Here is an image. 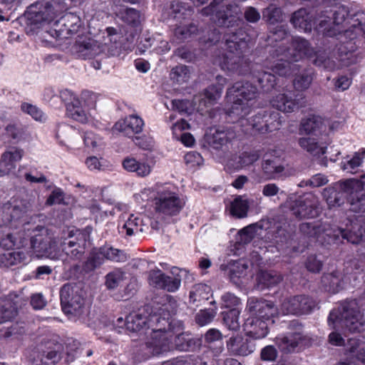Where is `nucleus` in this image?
Segmentation results:
<instances>
[{"label":"nucleus","mask_w":365,"mask_h":365,"mask_svg":"<svg viewBox=\"0 0 365 365\" xmlns=\"http://www.w3.org/2000/svg\"><path fill=\"white\" fill-rule=\"evenodd\" d=\"M178 302L171 296L166 297V302L157 309V312L148 317L140 313H131L125 319V327L132 332L143 330L148 324H156L152 329L150 339L146 342V347L153 355L168 351L174 348L184 351L187 345L178 343L181 340L183 324L182 321L174 316L178 312Z\"/></svg>","instance_id":"f257e3e1"},{"label":"nucleus","mask_w":365,"mask_h":365,"mask_svg":"<svg viewBox=\"0 0 365 365\" xmlns=\"http://www.w3.org/2000/svg\"><path fill=\"white\" fill-rule=\"evenodd\" d=\"M349 15V9L345 6L336 7L331 16H321L317 29L327 36H336L343 43L349 44L347 48L351 51L356 48V41L365 36V13L357 11L350 19V27L343 30L344 24Z\"/></svg>","instance_id":"f03ea898"},{"label":"nucleus","mask_w":365,"mask_h":365,"mask_svg":"<svg viewBox=\"0 0 365 365\" xmlns=\"http://www.w3.org/2000/svg\"><path fill=\"white\" fill-rule=\"evenodd\" d=\"M327 225V230L320 231L318 242L322 245H331L346 240L352 244L365 242V215H359L351 220V228L348 231L329 222H322Z\"/></svg>","instance_id":"7ed1b4c3"},{"label":"nucleus","mask_w":365,"mask_h":365,"mask_svg":"<svg viewBox=\"0 0 365 365\" xmlns=\"http://www.w3.org/2000/svg\"><path fill=\"white\" fill-rule=\"evenodd\" d=\"M364 312L359 301L345 300L330 312L328 320L334 328L346 329L351 332L360 331L365 325Z\"/></svg>","instance_id":"20e7f679"},{"label":"nucleus","mask_w":365,"mask_h":365,"mask_svg":"<svg viewBox=\"0 0 365 365\" xmlns=\"http://www.w3.org/2000/svg\"><path fill=\"white\" fill-rule=\"evenodd\" d=\"M201 14L206 16H215L217 24L227 29L239 27L242 24L239 6L229 0H212L207 6L201 9Z\"/></svg>","instance_id":"39448f33"},{"label":"nucleus","mask_w":365,"mask_h":365,"mask_svg":"<svg viewBox=\"0 0 365 365\" xmlns=\"http://www.w3.org/2000/svg\"><path fill=\"white\" fill-rule=\"evenodd\" d=\"M30 252L36 257L57 258L58 242L48 228L37 225L29 233Z\"/></svg>","instance_id":"423d86ee"},{"label":"nucleus","mask_w":365,"mask_h":365,"mask_svg":"<svg viewBox=\"0 0 365 365\" xmlns=\"http://www.w3.org/2000/svg\"><path fill=\"white\" fill-rule=\"evenodd\" d=\"M319 200L313 193H306L296 197L290 195L284 205L292 214L298 219L313 218L320 212Z\"/></svg>","instance_id":"0eeeda50"},{"label":"nucleus","mask_w":365,"mask_h":365,"mask_svg":"<svg viewBox=\"0 0 365 365\" xmlns=\"http://www.w3.org/2000/svg\"><path fill=\"white\" fill-rule=\"evenodd\" d=\"M289 44V47L284 43L277 46L273 49L274 56L289 57L292 61L297 62L304 58H310L314 53L309 42L302 37H292Z\"/></svg>","instance_id":"6e6552de"},{"label":"nucleus","mask_w":365,"mask_h":365,"mask_svg":"<svg viewBox=\"0 0 365 365\" xmlns=\"http://www.w3.org/2000/svg\"><path fill=\"white\" fill-rule=\"evenodd\" d=\"M154 201L155 212L163 218L178 215L185 204L177 192L169 190L159 191Z\"/></svg>","instance_id":"1a4fd4ad"},{"label":"nucleus","mask_w":365,"mask_h":365,"mask_svg":"<svg viewBox=\"0 0 365 365\" xmlns=\"http://www.w3.org/2000/svg\"><path fill=\"white\" fill-rule=\"evenodd\" d=\"M61 304L63 312L71 316H80L84 309L82 291L76 285L64 284L60 291Z\"/></svg>","instance_id":"9d476101"},{"label":"nucleus","mask_w":365,"mask_h":365,"mask_svg":"<svg viewBox=\"0 0 365 365\" xmlns=\"http://www.w3.org/2000/svg\"><path fill=\"white\" fill-rule=\"evenodd\" d=\"M61 344L48 341L38 345L31 354L34 365H56L61 359Z\"/></svg>","instance_id":"9b49d317"},{"label":"nucleus","mask_w":365,"mask_h":365,"mask_svg":"<svg viewBox=\"0 0 365 365\" xmlns=\"http://www.w3.org/2000/svg\"><path fill=\"white\" fill-rule=\"evenodd\" d=\"M360 183L361 187L365 185V175L361 179H349L341 182L338 187H327L323 191V196L329 208L341 206L344 202L345 192H350L355 185Z\"/></svg>","instance_id":"f8f14e48"},{"label":"nucleus","mask_w":365,"mask_h":365,"mask_svg":"<svg viewBox=\"0 0 365 365\" xmlns=\"http://www.w3.org/2000/svg\"><path fill=\"white\" fill-rule=\"evenodd\" d=\"M317 302L309 296L299 294L286 297L282 302L280 309L284 314L303 315L311 313Z\"/></svg>","instance_id":"ddd939ff"},{"label":"nucleus","mask_w":365,"mask_h":365,"mask_svg":"<svg viewBox=\"0 0 365 365\" xmlns=\"http://www.w3.org/2000/svg\"><path fill=\"white\" fill-rule=\"evenodd\" d=\"M57 16V11L49 1H41L31 4L26 13L27 24L39 26L44 22L52 21Z\"/></svg>","instance_id":"4468645a"},{"label":"nucleus","mask_w":365,"mask_h":365,"mask_svg":"<svg viewBox=\"0 0 365 365\" xmlns=\"http://www.w3.org/2000/svg\"><path fill=\"white\" fill-rule=\"evenodd\" d=\"M234 49L226 48L223 55L220 66L223 70L237 73L240 75H245L249 72V63L245 58L243 53Z\"/></svg>","instance_id":"2eb2a0df"},{"label":"nucleus","mask_w":365,"mask_h":365,"mask_svg":"<svg viewBox=\"0 0 365 365\" xmlns=\"http://www.w3.org/2000/svg\"><path fill=\"white\" fill-rule=\"evenodd\" d=\"M71 232L67 237H65L60 242L62 251L71 259H80L86 250L85 235L78 232L76 235H72Z\"/></svg>","instance_id":"dca6fc26"},{"label":"nucleus","mask_w":365,"mask_h":365,"mask_svg":"<svg viewBox=\"0 0 365 365\" xmlns=\"http://www.w3.org/2000/svg\"><path fill=\"white\" fill-rule=\"evenodd\" d=\"M247 309L251 315L264 319L267 322H269L277 313V309L272 302L257 298L249 299Z\"/></svg>","instance_id":"f3484780"},{"label":"nucleus","mask_w":365,"mask_h":365,"mask_svg":"<svg viewBox=\"0 0 365 365\" xmlns=\"http://www.w3.org/2000/svg\"><path fill=\"white\" fill-rule=\"evenodd\" d=\"M226 347L231 356H247L255 351L256 345L247 337L237 334L231 336L226 341Z\"/></svg>","instance_id":"a211bd4d"},{"label":"nucleus","mask_w":365,"mask_h":365,"mask_svg":"<svg viewBox=\"0 0 365 365\" xmlns=\"http://www.w3.org/2000/svg\"><path fill=\"white\" fill-rule=\"evenodd\" d=\"M302 95L297 96L295 98L287 93H278L271 100L273 108L284 113H291L304 106V101Z\"/></svg>","instance_id":"6ab92c4d"},{"label":"nucleus","mask_w":365,"mask_h":365,"mask_svg":"<svg viewBox=\"0 0 365 365\" xmlns=\"http://www.w3.org/2000/svg\"><path fill=\"white\" fill-rule=\"evenodd\" d=\"M105 41H106V38H105ZM107 46H108L107 41H105L103 44H101L93 38H85L82 41H76L73 49L79 58L87 59L99 55L105 51Z\"/></svg>","instance_id":"aec40b11"},{"label":"nucleus","mask_w":365,"mask_h":365,"mask_svg":"<svg viewBox=\"0 0 365 365\" xmlns=\"http://www.w3.org/2000/svg\"><path fill=\"white\" fill-rule=\"evenodd\" d=\"M227 96L232 98H240L244 102L251 106L258 94L257 88L249 82H236L227 89Z\"/></svg>","instance_id":"412c9836"},{"label":"nucleus","mask_w":365,"mask_h":365,"mask_svg":"<svg viewBox=\"0 0 365 365\" xmlns=\"http://www.w3.org/2000/svg\"><path fill=\"white\" fill-rule=\"evenodd\" d=\"M244 330L249 337L254 339H263L269 332L268 322L250 314L244 324Z\"/></svg>","instance_id":"4be33fe9"},{"label":"nucleus","mask_w":365,"mask_h":365,"mask_svg":"<svg viewBox=\"0 0 365 365\" xmlns=\"http://www.w3.org/2000/svg\"><path fill=\"white\" fill-rule=\"evenodd\" d=\"M235 31L227 32L225 34L226 48L234 49L238 52H246L248 48L247 35L241 28H233Z\"/></svg>","instance_id":"5701e85b"},{"label":"nucleus","mask_w":365,"mask_h":365,"mask_svg":"<svg viewBox=\"0 0 365 365\" xmlns=\"http://www.w3.org/2000/svg\"><path fill=\"white\" fill-rule=\"evenodd\" d=\"M234 137L230 130L211 128L205 135V140L208 145L214 149L220 150L227 146Z\"/></svg>","instance_id":"b1692460"},{"label":"nucleus","mask_w":365,"mask_h":365,"mask_svg":"<svg viewBox=\"0 0 365 365\" xmlns=\"http://www.w3.org/2000/svg\"><path fill=\"white\" fill-rule=\"evenodd\" d=\"M144 122L142 118L135 115H130L122 120L117 122L114 128L126 135L139 133L143 130Z\"/></svg>","instance_id":"393cba45"},{"label":"nucleus","mask_w":365,"mask_h":365,"mask_svg":"<svg viewBox=\"0 0 365 365\" xmlns=\"http://www.w3.org/2000/svg\"><path fill=\"white\" fill-rule=\"evenodd\" d=\"M217 79L220 86H211L205 91L204 98L199 100V110L202 111L205 108H210L220 97L226 80L221 76H217Z\"/></svg>","instance_id":"a878e982"},{"label":"nucleus","mask_w":365,"mask_h":365,"mask_svg":"<svg viewBox=\"0 0 365 365\" xmlns=\"http://www.w3.org/2000/svg\"><path fill=\"white\" fill-rule=\"evenodd\" d=\"M26 302L23 292L9 293L4 300L2 309H5V318L12 319L16 314L17 309L21 308Z\"/></svg>","instance_id":"bb28decb"},{"label":"nucleus","mask_w":365,"mask_h":365,"mask_svg":"<svg viewBox=\"0 0 365 365\" xmlns=\"http://www.w3.org/2000/svg\"><path fill=\"white\" fill-rule=\"evenodd\" d=\"M290 22L295 29L309 32L312 31L314 19L306 9H299L292 14Z\"/></svg>","instance_id":"cd10ccee"},{"label":"nucleus","mask_w":365,"mask_h":365,"mask_svg":"<svg viewBox=\"0 0 365 365\" xmlns=\"http://www.w3.org/2000/svg\"><path fill=\"white\" fill-rule=\"evenodd\" d=\"M23 155L24 150L18 148H12L1 155L0 165L5 175L16 168V163L21 160Z\"/></svg>","instance_id":"c85d7f7f"},{"label":"nucleus","mask_w":365,"mask_h":365,"mask_svg":"<svg viewBox=\"0 0 365 365\" xmlns=\"http://www.w3.org/2000/svg\"><path fill=\"white\" fill-rule=\"evenodd\" d=\"M307 337L302 336L300 333L296 332L286 336H281L276 338V343L279 348L284 352H292L299 344H303Z\"/></svg>","instance_id":"c756f323"},{"label":"nucleus","mask_w":365,"mask_h":365,"mask_svg":"<svg viewBox=\"0 0 365 365\" xmlns=\"http://www.w3.org/2000/svg\"><path fill=\"white\" fill-rule=\"evenodd\" d=\"M253 202V200L246 195H237L230 203V212L236 218H245L247 216L248 210Z\"/></svg>","instance_id":"7c9ffc66"},{"label":"nucleus","mask_w":365,"mask_h":365,"mask_svg":"<svg viewBox=\"0 0 365 365\" xmlns=\"http://www.w3.org/2000/svg\"><path fill=\"white\" fill-rule=\"evenodd\" d=\"M269 55L273 60V64L271 66L272 71L281 76H287L292 74V70L297 66L296 64H292V61L289 57L275 56L273 54V49L269 51Z\"/></svg>","instance_id":"2f4dec72"},{"label":"nucleus","mask_w":365,"mask_h":365,"mask_svg":"<svg viewBox=\"0 0 365 365\" xmlns=\"http://www.w3.org/2000/svg\"><path fill=\"white\" fill-rule=\"evenodd\" d=\"M28 261L29 255L24 251H13L0 255V267L9 268L12 266L26 264Z\"/></svg>","instance_id":"473e14b6"},{"label":"nucleus","mask_w":365,"mask_h":365,"mask_svg":"<svg viewBox=\"0 0 365 365\" xmlns=\"http://www.w3.org/2000/svg\"><path fill=\"white\" fill-rule=\"evenodd\" d=\"M324 127L323 119L318 115H310L303 118L300 123V133L317 135Z\"/></svg>","instance_id":"72a5a7b5"},{"label":"nucleus","mask_w":365,"mask_h":365,"mask_svg":"<svg viewBox=\"0 0 365 365\" xmlns=\"http://www.w3.org/2000/svg\"><path fill=\"white\" fill-rule=\"evenodd\" d=\"M227 98L229 102L232 103L231 107L227 110V114L230 116L241 119V124L243 125L244 120L242 118L250 113L251 106L247 102H244L240 98H232L227 96Z\"/></svg>","instance_id":"f704fd0d"},{"label":"nucleus","mask_w":365,"mask_h":365,"mask_svg":"<svg viewBox=\"0 0 365 365\" xmlns=\"http://www.w3.org/2000/svg\"><path fill=\"white\" fill-rule=\"evenodd\" d=\"M365 149L355 153L351 157L347 156L341 163V168L346 173L355 174L359 172L364 163Z\"/></svg>","instance_id":"c9c22d12"},{"label":"nucleus","mask_w":365,"mask_h":365,"mask_svg":"<svg viewBox=\"0 0 365 365\" xmlns=\"http://www.w3.org/2000/svg\"><path fill=\"white\" fill-rule=\"evenodd\" d=\"M298 144L304 151L314 156H320L326 152V146L312 137H302L298 140Z\"/></svg>","instance_id":"e433bc0d"},{"label":"nucleus","mask_w":365,"mask_h":365,"mask_svg":"<svg viewBox=\"0 0 365 365\" xmlns=\"http://www.w3.org/2000/svg\"><path fill=\"white\" fill-rule=\"evenodd\" d=\"M247 264L243 260L231 262L227 265V274L234 284H238L240 279L247 275Z\"/></svg>","instance_id":"4c0bfd02"},{"label":"nucleus","mask_w":365,"mask_h":365,"mask_svg":"<svg viewBox=\"0 0 365 365\" xmlns=\"http://www.w3.org/2000/svg\"><path fill=\"white\" fill-rule=\"evenodd\" d=\"M5 133L16 143L31 139L30 133L21 124H9L5 128Z\"/></svg>","instance_id":"58836bf2"},{"label":"nucleus","mask_w":365,"mask_h":365,"mask_svg":"<svg viewBox=\"0 0 365 365\" xmlns=\"http://www.w3.org/2000/svg\"><path fill=\"white\" fill-rule=\"evenodd\" d=\"M197 31V26L192 22L188 24H184L180 22V25H177L173 31V41L176 43H180L192 35L195 34Z\"/></svg>","instance_id":"ea45409f"},{"label":"nucleus","mask_w":365,"mask_h":365,"mask_svg":"<svg viewBox=\"0 0 365 365\" xmlns=\"http://www.w3.org/2000/svg\"><path fill=\"white\" fill-rule=\"evenodd\" d=\"M123 166L128 172H135L138 176L145 177L150 173L151 168L145 163H140L133 158H126L123 161Z\"/></svg>","instance_id":"a19ab883"},{"label":"nucleus","mask_w":365,"mask_h":365,"mask_svg":"<svg viewBox=\"0 0 365 365\" xmlns=\"http://www.w3.org/2000/svg\"><path fill=\"white\" fill-rule=\"evenodd\" d=\"M313 79V70L312 68H306L295 75L293 80V86L297 91H304L309 88Z\"/></svg>","instance_id":"79ce46f5"},{"label":"nucleus","mask_w":365,"mask_h":365,"mask_svg":"<svg viewBox=\"0 0 365 365\" xmlns=\"http://www.w3.org/2000/svg\"><path fill=\"white\" fill-rule=\"evenodd\" d=\"M347 355L350 359H356L365 363V346L364 342L357 339H350L348 341Z\"/></svg>","instance_id":"37998d69"},{"label":"nucleus","mask_w":365,"mask_h":365,"mask_svg":"<svg viewBox=\"0 0 365 365\" xmlns=\"http://www.w3.org/2000/svg\"><path fill=\"white\" fill-rule=\"evenodd\" d=\"M143 220L134 215H130L128 220L119 227V233L126 237H130L135 233L143 232Z\"/></svg>","instance_id":"c03bdc74"},{"label":"nucleus","mask_w":365,"mask_h":365,"mask_svg":"<svg viewBox=\"0 0 365 365\" xmlns=\"http://www.w3.org/2000/svg\"><path fill=\"white\" fill-rule=\"evenodd\" d=\"M262 19L269 24L281 23L284 20V12L275 4H269L262 10Z\"/></svg>","instance_id":"a18cd8bd"},{"label":"nucleus","mask_w":365,"mask_h":365,"mask_svg":"<svg viewBox=\"0 0 365 365\" xmlns=\"http://www.w3.org/2000/svg\"><path fill=\"white\" fill-rule=\"evenodd\" d=\"M322 282L329 292H336L342 287V275L337 271L324 274L322 277Z\"/></svg>","instance_id":"49530a36"},{"label":"nucleus","mask_w":365,"mask_h":365,"mask_svg":"<svg viewBox=\"0 0 365 365\" xmlns=\"http://www.w3.org/2000/svg\"><path fill=\"white\" fill-rule=\"evenodd\" d=\"M186 271L178 268H173L172 274L173 277L166 276L165 280L163 281V286L161 289L170 292L177 291L181 283L182 277L185 274Z\"/></svg>","instance_id":"de8ad7c7"},{"label":"nucleus","mask_w":365,"mask_h":365,"mask_svg":"<svg viewBox=\"0 0 365 365\" xmlns=\"http://www.w3.org/2000/svg\"><path fill=\"white\" fill-rule=\"evenodd\" d=\"M103 263L104 259L100 250L93 251L83 262L82 272L85 274L91 273L99 268Z\"/></svg>","instance_id":"09e8293b"},{"label":"nucleus","mask_w":365,"mask_h":365,"mask_svg":"<svg viewBox=\"0 0 365 365\" xmlns=\"http://www.w3.org/2000/svg\"><path fill=\"white\" fill-rule=\"evenodd\" d=\"M282 280V276L273 271H262L257 275L258 286L260 289L277 285Z\"/></svg>","instance_id":"8fccbe9b"},{"label":"nucleus","mask_w":365,"mask_h":365,"mask_svg":"<svg viewBox=\"0 0 365 365\" xmlns=\"http://www.w3.org/2000/svg\"><path fill=\"white\" fill-rule=\"evenodd\" d=\"M277 158H264L262 170L267 179H275L284 170V167L278 163Z\"/></svg>","instance_id":"3c124183"},{"label":"nucleus","mask_w":365,"mask_h":365,"mask_svg":"<svg viewBox=\"0 0 365 365\" xmlns=\"http://www.w3.org/2000/svg\"><path fill=\"white\" fill-rule=\"evenodd\" d=\"M322 222H303L299 225V230L302 234L307 237L313 238L318 242V237L320 231L327 230V225H322Z\"/></svg>","instance_id":"603ef678"},{"label":"nucleus","mask_w":365,"mask_h":365,"mask_svg":"<svg viewBox=\"0 0 365 365\" xmlns=\"http://www.w3.org/2000/svg\"><path fill=\"white\" fill-rule=\"evenodd\" d=\"M170 9L174 14V18L178 20L189 19L194 13L192 6L180 1L172 2Z\"/></svg>","instance_id":"864d4df0"},{"label":"nucleus","mask_w":365,"mask_h":365,"mask_svg":"<svg viewBox=\"0 0 365 365\" xmlns=\"http://www.w3.org/2000/svg\"><path fill=\"white\" fill-rule=\"evenodd\" d=\"M224 324L228 329L238 331L240 327V311L237 308H232L228 312H222Z\"/></svg>","instance_id":"5fc2aeb1"},{"label":"nucleus","mask_w":365,"mask_h":365,"mask_svg":"<svg viewBox=\"0 0 365 365\" xmlns=\"http://www.w3.org/2000/svg\"><path fill=\"white\" fill-rule=\"evenodd\" d=\"M83 105L78 98H73L71 104L68 106V110L71 117L78 122L85 123L88 121V115L82 108Z\"/></svg>","instance_id":"6e6d98bb"},{"label":"nucleus","mask_w":365,"mask_h":365,"mask_svg":"<svg viewBox=\"0 0 365 365\" xmlns=\"http://www.w3.org/2000/svg\"><path fill=\"white\" fill-rule=\"evenodd\" d=\"M255 78L261 88L265 92L272 91L277 84V78L274 74L269 72H258L257 74L255 75Z\"/></svg>","instance_id":"4d7b16f0"},{"label":"nucleus","mask_w":365,"mask_h":365,"mask_svg":"<svg viewBox=\"0 0 365 365\" xmlns=\"http://www.w3.org/2000/svg\"><path fill=\"white\" fill-rule=\"evenodd\" d=\"M266 133L279 130L282 125L281 115L274 110H264Z\"/></svg>","instance_id":"13d9d810"},{"label":"nucleus","mask_w":365,"mask_h":365,"mask_svg":"<svg viewBox=\"0 0 365 365\" xmlns=\"http://www.w3.org/2000/svg\"><path fill=\"white\" fill-rule=\"evenodd\" d=\"M104 261L106 259L116 262H124L127 260L128 257L126 254L118 249L108 247H102L99 248Z\"/></svg>","instance_id":"bf43d9fd"},{"label":"nucleus","mask_w":365,"mask_h":365,"mask_svg":"<svg viewBox=\"0 0 365 365\" xmlns=\"http://www.w3.org/2000/svg\"><path fill=\"white\" fill-rule=\"evenodd\" d=\"M258 229L261 227L257 224H252L240 230L237 233V242L243 245L250 243L255 237Z\"/></svg>","instance_id":"052dcab7"},{"label":"nucleus","mask_w":365,"mask_h":365,"mask_svg":"<svg viewBox=\"0 0 365 365\" xmlns=\"http://www.w3.org/2000/svg\"><path fill=\"white\" fill-rule=\"evenodd\" d=\"M210 287L206 284H198L190 292V302L195 304L208 299Z\"/></svg>","instance_id":"680f3d73"},{"label":"nucleus","mask_w":365,"mask_h":365,"mask_svg":"<svg viewBox=\"0 0 365 365\" xmlns=\"http://www.w3.org/2000/svg\"><path fill=\"white\" fill-rule=\"evenodd\" d=\"M24 209L21 205H16L12 207H8L6 210L2 212V215H6V219L4 220V224H10L12 222L18 221L23 218L26 214V211H23Z\"/></svg>","instance_id":"e2e57ef3"},{"label":"nucleus","mask_w":365,"mask_h":365,"mask_svg":"<svg viewBox=\"0 0 365 365\" xmlns=\"http://www.w3.org/2000/svg\"><path fill=\"white\" fill-rule=\"evenodd\" d=\"M288 35L289 31L285 26H277L274 27L273 29H272L268 36V41L272 43H279V44L274 45L272 49L275 48L277 46L280 45L281 43H284L283 41L286 40Z\"/></svg>","instance_id":"0e129e2a"},{"label":"nucleus","mask_w":365,"mask_h":365,"mask_svg":"<svg viewBox=\"0 0 365 365\" xmlns=\"http://www.w3.org/2000/svg\"><path fill=\"white\" fill-rule=\"evenodd\" d=\"M61 21L68 34H76L81 27V19L79 16L73 13H68L64 15L61 18Z\"/></svg>","instance_id":"69168bd1"},{"label":"nucleus","mask_w":365,"mask_h":365,"mask_svg":"<svg viewBox=\"0 0 365 365\" xmlns=\"http://www.w3.org/2000/svg\"><path fill=\"white\" fill-rule=\"evenodd\" d=\"M124 272L120 269H115L106 276V286L109 289H115L124 279Z\"/></svg>","instance_id":"338daca9"},{"label":"nucleus","mask_w":365,"mask_h":365,"mask_svg":"<svg viewBox=\"0 0 365 365\" xmlns=\"http://www.w3.org/2000/svg\"><path fill=\"white\" fill-rule=\"evenodd\" d=\"M189 70L186 66L180 65L173 68L170 73L171 79L178 83H182L189 79Z\"/></svg>","instance_id":"774afa93"}]
</instances>
